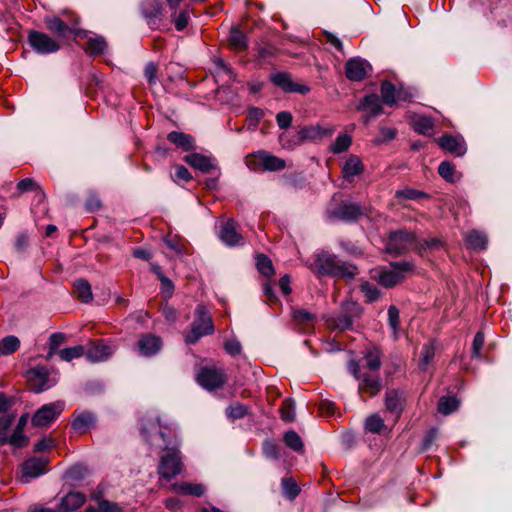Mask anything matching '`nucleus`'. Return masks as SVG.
Here are the masks:
<instances>
[{"label":"nucleus","instance_id":"f3484780","mask_svg":"<svg viewBox=\"0 0 512 512\" xmlns=\"http://www.w3.org/2000/svg\"><path fill=\"white\" fill-rule=\"evenodd\" d=\"M437 143L443 150L457 157L463 156L467 151L466 143L462 136L444 134L437 140Z\"/></svg>","mask_w":512,"mask_h":512},{"label":"nucleus","instance_id":"58836bf2","mask_svg":"<svg viewBox=\"0 0 512 512\" xmlns=\"http://www.w3.org/2000/svg\"><path fill=\"white\" fill-rule=\"evenodd\" d=\"M292 316L299 325L304 327H311L316 321V316L305 309H293Z\"/></svg>","mask_w":512,"mask_h":512},{"label":"nucleus","instance_id":"09e8293b","mask_svg":"<svg viewBox=\"0 0 512 512\" xmlns=\"http://www.w3.org/2000/svg\"><path fill=\"white\" fill-rule=\"evenodd\" d=\"M256 265H257L258 271L262 275H264L266 277H270L274 274V268H273L272 261L266 255H264V254L257 255Z\"/></svg>","mask_w":512,"mask_h":512},{"label":"nucleus","instance_id":"b1692460","mask_svg":"<svg viewBox=\"0 0 512 512\" xmlns=\"http://www.w3.org/2000/svg\"><path fill=\"white\" fill-rule=\"evenodd\" d=\"M169 142L183 151H192L196 149L195 139L190 135L180 131H172L167 135Z\"/></svg>","mask_w":512,"mask_h":512},{"label":"nucleus","instance_id":"0eeeda50","mask_svg":"<svg viewBox=\"0 0 512 512\" xmlns=\"http://www.w3.org/2000/svg\"><path fill=\"white\" fill-rule=\"evenodd\" d=\"M361 314L362 307L357 302L345 301L341 305L339 315L330 320V326L341 331L350 330Z\"/></svg>","mask_w":512,"mask_h":512},{"label":"nucleus","instance_id":"a878e982","mask_svg":"<svg viewBox=\"0 0 512 512\" xmlns=\"http://www.w3.org/2000/svg\"><path fill=\"white\" fill-rule=\"evenodd\" d=\"M361 159L356 155H350L342 167V175L345 180L352 181L356 175L363 172Z\"/></svg>","mask_w":512,"mask_h":512},{"label":"nucleus","instance_id":"4c0bfd02","mask_svg":"<svg viewBox=\"0 0 512 512\" xmlns=\"http://www.w3.org/2000/svg\"><path fill=\"white\" fill-rule=\"evenodd\" d=\"M459 407V401L454 396H443L438 401V412L444 415L451 414Z\"/></svg>","mask_w":512,"mask_h":512},{"label":"nucleus","instance_id":"de8ad7c7","mask_svg":"<svg viewBox=\"0 0 512 512\" xmlns=\"http://www.w3.org/2000/svg\"><path fill=\"white\" fill-rule=\"evenodd\" d=\"M264 150H259L257 152H253L248 154L245 158L246 166L252 171L264 170V166L262 165Z\"/></svg>","mask_w":512,"mask_h":512},{"label":"nucleus","instance_id":"ea45409f","mask_svg":"<svg viewBox=\"0 0 512 512\" xmlns=\"http://www.w3.org/2000/svg\"><path fill=\"white\" fill-rule=\"evenodd\" d=\"M365 366L370 370L369 372L378 373L377 371L380 369L381 362V353L378 349L369 350L365 354Z\"/></svg>","mask_w":512,"mask_h":512},{"label":"nucleus","instance_id":"603ef678","mask_svg":"<svg viewBox=\"0 0 512 512\" xmlns=\"http://www.w3.org/2000/svg\"><path fill=\"white\" fill-rule=\"evenodd\" d=\"M366 430L372 433H380L384 428V420L378 414L370 415L365 421Z\"/></svg>","mask_w":512,"mask_h":512},{"label":"nucleus","instance_id":"f03ea898","mask_svg":"<svg viewBox=\"0 0 512 512\" xmlns=\"http://www.w3.org/2000/svg\"><path fill=\"white\" fill-rule=\"evenodd\" d=\"M214 332L212 317L205 306L198 305L195 309L191 330L186 334L185 341L195 344L201 337Z\"/></svg>","mask_w":512,"mask_h":512},{"label":"nucleus","instance_id":"6e6d98bb","mask_svg":"<svg viewBox=\"0 0 512 512\" xmlns=\"http://www.w3.org/2000/svg\"><path fill=\"white\" fill-rule=\"evenodd\" d=\"M388 323L396 336L400 328V312L394 305H391L388 309Z\"/></svg>","mask_w":512,"mask_h":512},{"label":"nucleus","instance_id":"052dcab7","mask_svg":"<svg viewBox=\"0 0 512 512\" xmlns=\"http://www.w3.org/2000/svg\"><path fill=\"white\" fill-rule=\"evenodd\" d=\"M179 489L184 494L194 495L200 497L205 492V487L202 484H191V483H182L179 486Z\"/></svg>","mask_w":512,"mask_h":512},{"label":"nucleus","instance_id":"680f3d73","mask_svg":"<svg viewBox=\"0 0 512 512\" xmlns=\"http://www.w3.org/2000/svg\"><path fill=\"white\" fill-rule=\"evenodd\" d=\"M263 453L269 459H278L280 456L279 446L273 441L266 440L263 443Z\"/></svg>","mask_w":512,"mask_h":512},{"label":"nucleus","instance_id":"473e14b6","mask_svg":"<svg viewBox=\"0 0 512 512\" xmlns=\"http://www.w3.org/2000/svg\"><path fill=\"white\" fill-rule=\"evenodd\" d=\"M261 160L265 171L275 172L286 168V161L284 159L272 155L266 150H264Z\"/></svg>","mask_w":512,"mask_h":512},{"label":"nucleus","instance_id":"6e6552de","mask_svg":"<svg viewBox=\"0 0 512 512\" xmlns=\"http://www.w3.org/2000/svg\"><path fill=\"white\" fill-rule=\"evenodd\" d=\"M227 379L225 371L216 367H203L196 376L198 384L208 391L221 389Z\"/></svg>","mask_w":512,"mask_h":512},{"label":"nucleus","instance_id":"69168bd1","mask_svg":"<svg viewBox=\"0 0 512 512\" xmlns=\"http://www.w3.org/2000/svg\"><path fill=\"white\" fill-rule=\"evenodd\" d=\"M88 473V470L83 465H74L67 471V476L72 480H80L84 478Z\"/></svg>","mask_w":512,"mask_h":512},{"label":"nucleus","instance_id":"e2e57ef3","mask_svg":"<svg viewBox=\"0 0 512 512\" xmlns=\"http://www.w3.org/2000/svg\"><path fill=\"white\" fill-rule=\"evenodd\" d=\"M102 208V200L97 194H90L85 200V209L89 213L96 212Z\"/></svg>","mask_w":512,"mask_h":512},{"label":"nucleus","instance_id":"8fccbe9b","mask_svg":"<svg viewBox=\"0 0 512 512\" xmlns=\"http://www.w3.org/2000/svg\"><path fill=\"white\" fill-rule=\"evenodd\" d=\"M281 418L286 422H292L295 419V402L292 398H286L280 408Z\"/></svg>","mask_w":512,"mask_h":512},{"label":"nucleus","instance_id":"9b49d317","mask_svg":"<svg viewBox=\"0 0 512 512\" xmlns=\"http://www.w3.org/2000/svg\"><path fill=\"white\" fill-rule=\"evenodd\" d=\"M27 380L30 389L35 393H41L50 389L56 384L54 379L49 377V371L43 366H37L27 372Z\"/></svg>","mask_w":512,"mask_h":512},{"label":"nucleus","instance_id":"7ed1b4c3","mask_svg":"<svg viewBox=\"0 0 512 512\" xmlns=\"http://www.w3.org/2000/svg\"><path fill=\"white\" fill-rule=\"evenodd\" d=\"M391 269H381L378 271L376 280L385 288H393L403 282L406 274L412 273L415 265L409 261L392 262Z\"/></svg>","mask_w":512,"mask_h":512},{"label":"nucleus","instance_id":"423d86ee","mask_svg":"<svg viewBox=\"0 0 512 512\" xmlns=\"http://www.w3.org/2000/svg\"><path fill=\"white\" fill-rule=\"evenodd\" d=\"M369 209L366 206L354 202L343 201L327 210L330 219L341 221H356L362 216H368Z\"/></svg>","mask_w":512,"mask_h":512},{"label":"nucleus","instance_id":"1a4fd4ad","mask_svg":"<svg viewBox=\"0 0 512 512\" xmlns=\"http://www.w3.org/2000/svg\"><path fill=\"white\" fill-rule=\"evenodd\" d=\"M64 410V402L56 401L45 404L39 408L32 417V424L36 427H48Z\"/></svg>","mask_w":512,"mask_h":512},{"label":"nucleus","instance_id":"39448f33","mask_svg":"<svg viewBox=\"0 0 512 512\" xmlns=\"http://www.w3.org/2000/svg\"><path fill=\"white\" fill-rule=\"evenodd\" d=\"M416 248L418 244L414 233L403 229L390 232L386 243L388 253L401 255Z\"/></svg>","mask_w":512,"mask_h":512},{"label":"nucleus","instance_id":"f257e3e1","mask_svg":"<svg viewBox=\"0 0 512 512\" xmlns=\"http://www.w3.org/2000/svg\"><path fill=\"white\" fill-rule=\"evenodd\" d=\"M310 269L318 275L342 277L348 280L353 279L358 274V269L355 265L348 262H340L335 255L324 251L316 255Z\"/></svg>","mask_w":512,"mask_h":512},{"label":"nucleus","instance_id":"e433bc0d","mask_svg":"<svg viewBox=\"0 0 512 512\" xmlns=\"http://www.w3.org/2000/svg\"><path fill=\"white\" fill-rule=\"evenodd\" d=\"M45 24L51 32L58 36H65L71 30L64 21L55 16L45 18Z\"/></svg>","mask_w":512,"mask_h":512},{"label":"nucleus","instance_id":"7c9ffc66","mask_svg":"<svg viewBox=\"0 0 512 512\" xmlns=\"http://www.w3.org/2000/svg\"><path fill=\"white\" fill-rule=\"evenodd\" d=\"M413 129L421 135L431 136L434 131V121L430 117L415 116L412 120Z\"/></svg>","mask_w":512,"mask_h":512},{"label":"nucleus","instance_id":"a18cd8bd","mask_svg":"<svg viewBox=\"0 0 512 512\" xmlns=\"http://www.w3.org/2000/svg\"><path fill=\"white\" fill-rule=\"evenodd\" d=\"M352 144V137L348 134H340L330 146L333 154H340L347 151Z\"/></svg>","mask_w":512,"mask_h":512},{"label":"nucleus","instance_id":"412c9836","mask_svg":"<svg viewBox=\"0 0 512 512\" xmlns=\"http://www.w3.org/2000/svg\"><path fill=\"white\" fill-rule=\"evenodd\" d=\"M86 501L84 494L80 492H70L66 494L57 505L59 512H73L80 508Z\"/></svg>","mask_w":512,"mask_h":512},{"label":"nucleus","instance_id":"f8f14e48","mask_svg":"<svg viewBox=\"0 0 512 512\" xmlns=\"http://www.w3.org/2000/svg\"><path fill=\"white\" fill-rule=\"evenodd\" d=\"M28 42L32 49L39 54H51L60 49V44L57 40L39 31H30Z\"/></svg>","mask_w":512,"mask_h":512},{"label":"nucleus","instance_id":"c03bdc74","mask_svg":"<svg viewBox=\"0 0 512 512\" xmlns=\"http://www.w3.org/2000/svg\"><path fill=\"white\" fill-rule=\"evenodd\" d=\"M58 354L61 360L70 362L73 359L80 358L85 354V346L76 345L73 347L64 348L60 350Z\"/></svg>","mask_w":512,"mask_h":512},{"label":"nucleus","instance_id":"2eb2a0df","mask_svg":"<svg viewBox=\"0 0 512 512\" xmlns=\"http://www.w3.org/2000/svg\"><path fill=\"white\" fill-rule=\"evenodd\" d=\"M407 401V395L404 390L388 389L385 393L386 410L394 414L397 418L403 412Z\"/></svg>","mask_w":512,"mask_h":512},{"label":"nucleus","instance_id":"4be33fe9","mask_svg":"<svg viewBox=\"0 0 512 512\" xmlns=\"http://www.w3.org/2000/svg\"><path fill=\"white\" fill-rule=\"evenodd\" d=\"M219 237L221 241L228 246L241 244L243 238L237 231L234 221L229 220L221 226Z\"/></svg>","mask_w":512,"mask_h":512},{"label":"nucleus","instance_id":"5fc2aeb1","mask_svg":"<svg viewBox=\"0 0 512 512\" xmlns=\"http://www.w3.org/2000/svg\"><path fill=\"white\" fill-rule=\"evenodd\" d=\"M360 290L368 302H374L378 300L381 295L380 290L369 282H364L361 284Z\"/></svg>","mask_w":512,"mask_h":512},{"label":"nucleus","instance_id":"13d9d810","mask_svg":"<svg viewBox=\"0 0 512 512\" xmlns=\"http://www.w3.org/2000/svg\"><path fill=\"white\" fill-rule=\"evenodd\" d=\"M17 189L21 192L24 191H42L44 188L42 185L35 181L33 178H25L18 182Z\"/></svg>","mask_w":512,"mask_h":512},{"label":"nucleus","instance_id":"774afa93","mask_svg":"<svg viewBox=\"0 0 512 512\" xmlns=\"http://www.w3.org/2000/svg\"><path fill=\"white\" fill-rule=\"evenodd\" d=\"M98 511L99 512H120L121 508L115 502H111L108 500H100L98 502Z\"/></svg>","mask_w":512,"mask_h":512},{"label":"nucleus","instance_id":"6ab92c4d","mask_svg":"<svg viewBox=\"0 0 512 512\" xmlns=\"http://www.w3.org/2000/svg\"><path fill=\"white\" fill-rule=\"evenodd\" d=\"M335 132L333 125L326 127L321 125L305 126L299 131V138L301 141L317 140L330 137Z\"/></svg>","mask_w":512,"mask_h":512},{"label":"nucleus","instance_id":"4d7b16f0","mask_svg":"<svg viewBox=\"0 0 512 512\" xmlns=\"http://www.w3.org/2000/svg\"><path fill=\"white\" fill-rule=\"evenodd\" d=\"M397 130L391 127H381L378 136L374 139V143L379 145L395 138Z\"/></svg>","mask_w":512,"mask_h":512},{"label":"nucleus","instance_id":"bf43d9fd","mask_svg":"<svg viewBox=\"0 0 512 512\" xmlns=\"http://www.w3.org/2000/svg\"><path fill=\"white\" fill-rule=\"evenodd\" d=\"M438 173L446 181L454 182L455 178V167L448 161L442 162L438 167Z\"/></svg>","mask_w":512,"mask_h":512},{"label":"nucleus","instance_id":"a211bd4d","mask_svg":"<svg viewBox=\"0 0 512 512\" xmlns=\"http://www.w3.org/2000/svg\"><path fill=\"white\" fill-rule=\"evenodd\" d=\"M184 161L191 167L204 173L217 169L215 158L200 153L188 154L184 157Z\"/></svg>","mask_w":512,"mask_h":512},{"label":"nucleus","instance_id":"a19ab883","mask_svg":"<svg viewBox=\"0 0 512 512\" xmlns=\"http://www.w3.org/2000/svg\"><path fill=\"white\" fill-rule=\"evenodd\" d=\"M226 415L231 420L242 419L250 413L248 406L235 402L226 408Z\"/></svg>","mask_w":512,"mask_h":512},{"label":"nucleus","instance_id":"49530a36","mask_svg":"<svg viewBox=\"0 0 512 512\" xmlns=\"http://www.w3.org/2000/svg\"><path fill=\"white\" fill-rule=\"evenodd\" d=\"M285 444L291 448L292 450L296 452H302L303 451V442L301 440V437L296 433L295 431L291 430L284 434L283 438Z\"/></svg>","mask_w":512,"mask_h":512},{"label":"nucleus","instance_id":"72a5a7b5","mask_svg":"<svg viewBox=\"0 0 512 512\" xmlns=\"http://www.w3.org/2000/svg\"><path fill=\"white\" fill-rule=\"evenodd\" d=\"M74 294L84 303H89L93 299L91 285L83 278L74 282Z\"/></svg>","mask_w":512,"mask_h":512},{"label":"nucleus","instance_id":"c9c22d12","mask_svg":"<svg viewBox=\"0 0 512 512\" xmlns=\"http://www.w3.org/2000/svg\"><path fill=\"white\" fill-rule=\"evenodd\" d=\"M230 46L237 51L247 48V37L243 31L237 27H232L229 35Z\"/></svg>","mask_w":512,"mask_h":512},{"label":"nucleus","instance_id":"338daca9","mask_svg":"<svg viewBox=\"0 0 512 512\" xmlns=\"http://www.w3.org/2000/svg\"><path fill=\"white\" fill-rule=\"evenodd\" d=\"M172 20L178 31L185 29L189 21V13L186 10L181 11L178 15H173Z\"/></svg>","mask_w":512,"mask_h":512},{"label":"nucleus","instance_id":"79ce46f5","mask_svg":"<svg viewBox=\"0 0 512 512\" xmlns=\"http://www.w3.org/2000/svg\"><path fill=\"white\" fill-rule=\"evenodd\" d=\"M20 341L16 336L9 335L0 341V354L10 355L18 350Z\"/></svg>","mask_w":512,"mask_h":512},{"label":"nucleus","instance_id":"c85d7f7f","mask_svg":"<svg viewBox=\"0 0 512 512\" xmlns=\"http://www.w3.org/2000/svg\"><path fill=\"white\" fill-rule=\"evenodd\" d=\"M162 11V6L159 0H145L142 3V13L147 19L149 25H155L156 19Z\"/></svg>","mask_w":512,"mask_h":512},{"label":"nucleus","instance_id":"864d4df0","mask_svg":"<svg viewBox=\"0 0 512 512\" xmlns=\"http://www.w3.org/2000/svg\"><path fill=\"white\" fill-rule=\"evenodd\" d=\"M281 484L283 494L291 500L296 498L300 493L298 485L292 478H283Z\"/></svg>","mask_w":512,"mask_h":512},{"label":"nucleus","instance_id":"20e7f679","mask_svg":"<svg viewBox=\"0 0 512 512\" xmlns=\"http://www.w3.org/2000/svg\"><path fill=\"white\" fill-rule=\"evenodd\" d=\"M350 372L355 379L359 381L358 392L360 394L366 393L370 396H376L382 389V379L379 373L362 372L360 365L351 361L349 363Z\"/></svg>","mask_w":512,"mask_h":512},{"label":"nucleus","instance_id":"4468645a","mask_svg":"<svg viewBox=\"0 0 512 512\" xmlns=\"http://www.w3.org/2000/svg\"><path fill=\"white\" fill-rule=\"evenodd\" d=\"M272 83L287 93L307 94L310 87L293 81L292 76L286 72H277L271 75Z\"/></svg>","mask_w":512,"mask_h":512},{"label":"nucleus","instance_id":"2f4dec72","mask_svg":"<svg viewBox=\"0 0 512 512\" xmlns=\"http://www.w3.org/2000/svg\"><path fill=\"white\" fill-rule=\"evenodd\" d=\"M381 96L383 103L388 106H392L397 100L402 99L401 92H397L395 86L389 81L382 82Z\"/></svg>","mask_w":512,"mask_h":512},{"label":"nucleus","instance_id":"dca6fc26","mask_svg":"<svg viewBox=\"0 0 512 512\" xmlns=\"http://www.w3.org/2000/svg\"><path fill=\"white\" fill-rule=\"evenodd\" d=\"M112 354L113 349L102 340L90 342L85 346L84 355L88 361L93 363L106 361Z\"/></svg>","mask_w":512,"mask_h":512},{"label":"nucleus","instance_id":"0e129e2a","mask_svg":"<svg viewBox=\"0 0 512 512\" xmlns=\"http://www.w3.org/2000/svg\"><path fill=\"white\" fill-rule=\"evenodd\" d=\"M418 248L417 251L426 250V249H440L443 247V241L439 238H430L423 240L422 242H417Z\"/></svg>","mask_w":512,"mask_h":512},{"label":"nucleus","instance_id":"9d476101","mask_svg":"<svg viewBox=\"0 0 512 512\" xmlns=\"http://www.w3.org/2000/svg\"><path fill=\"white\" fill-rule=\"evenodd\" d=\"M167 451V454L160 459L158 473L163 478L171 480L181 472L182 462L180 452L177 449L173 447Z\"/></svg>","mask_w":512,"mask_h":512},{"label":"nucleus","instance_id":"5701e85b","mask_svg":"<svg viewBox=\"0 0 512 512\" xmlns=\"http://www.w3.org/2000/svg\"><path fill=\"white\" fill-rule=\"evenodd\" d=\"M368 64L358 58L350 59L345 65L346 76L351 81H361L367 74Z\"/></svg>","mask_w":512,"mask_h":512},{"label":"nucleus","instance_id":"393cba45","mask_svg":"<svg viewBox=\"0 0 512 512\" xmlns=\"http://www.w3.org/2000/svg\"><path fill=\"white\" fill-rule=\"evenodd\" d=\"M464 242L469 249L485 250L488 245V237L482 231L471 230L465 234Z\"/></svg>","mask_w":512,"mask_h":512},{"label":"nucleus","instance_id":"c756f323","mask_svg":"<svg viewBox=\"0 0 512 512\" xmlns=\"http://www.w3.org/2000/svg\"><path fill=\"white\" fill-rule=\"evenodd\" d=\"M358 110H366L370 111V116L375 117L382 113V106L380 103V98L376 94H370L365 96L360 105L357 108Z\"/></svg>","mask_w":512,"mask_h":512},{"label":"nucleus","instance_id":"f704fd0d","mask_svg":"<svg viewBox=\"0 0 512 512\" xmlns=\"http://www.w3.org/2000/svg\"><path fill=\"white\" fill-rule=\"evenodd\" d=\"M107 49V42L102 36L89 37L85 46V51L92 56L103 54Z\"/></svg>","mask_w":512,"mask_h":512},{"label":"nucleus","instance_id":"37998d69","mask_svg":"<svg viewBox=\"0 0 512 512\" xmlns=\"http://www.w3.org/2000/svg\"><path fill=\"white\" fill-rule=\"evenodd\" d=\"M14 419L15 416L13 414L0 417V445L10 444L8 432Z\"/></svg>","mask_w":512,"mask_h":512},{"label":"nucleus","instance_id":"3c124183","mask_svg":"<svg viewBox=\"0 0 512 512\" xmlns=\"http://www.w3.org/2000/svg\"><path fill=\"white\" fill-rule=\"evenodd\" d=\"M435 356V348L431 343H427L423 345L421 349V357L419 362V367L422 370H425L427 366L431 363Z\"/></svg>","mask_w":512,"mask_h":512},{"label":"nucleus","instance_id":"aec40b11","mask_svg":"<svg viewBox=\"0 0 512 512\" xmlns=\"http://www.w3.org/2000/svg\"><path fill=\"white\" fill-rule=\"evenodd\" d=\"M97 418L94 413L82 411L74 414L71 427L78 433H85L89 429L95 427Z\"/></svg>","mask_w":512,"mask_h":512},{"label":"nucleus","instance_id":"cd10ccee","mask_svg":"<svg viewBox=\"0 0 512 512\" xmlns=\"http://www.w3.org/2000/svg\"><path fill=\"white\" fill-rule=\"evenodd\" d=\"M27 420H28V415L23 414L20 417L14 432L10 436V444L12 446H14L15 448L25 447L29 442L28 437L24 435V428L27 424Z\"/></svg>","mask_w":512,"mask_h":512},{"label":"nucleus","instance_id":"ddd939ff","mask_svg":"<svg viewBox=\"0 0 512 512\" xmlns=\"http://www.w3.org/2000/svg\"><path fill=\"white\" fill-rule=\"evenodd\" d=\"M48 459L43 457H31L21 466L22 481L28 482L31 478H37L45 474L48 469Z\"/></svg>","mask_w":512,"mask_h":512},{"label":"nucleus","instance_id":"bb28decb","mask_svg":"<svg viewBox=\"0 0 512 512\" xmlns=\"http://www.w3.org/2000/svg\"><path fill=\"white\" fill-rule=\"evenodd\" d=\"M138 347L143 356H151L160 350L161 340L159 337L147 334L140 338Z\"/></svg>","mask_w":512,"mask_h":512}]
</instances>
